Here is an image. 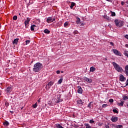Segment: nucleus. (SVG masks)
<instances>
[{"label": "nucleus", "mask_w": 128, "mask_h": 128, "mask_svg": "<svg viewBox=\"0 0 128 128\" xmlns=\"http://www.w3.org/2000/svg\"><path fill=\"white\" fill-rule=\"evenodd\" d=\"M126 48H128V44H126Z\"/></svg>", "instance_id": "nucleus-50"}, {"label": "nucleus", "mask_w": 128, "mask_h": 128, "mask_svg": "<svg viewBox=\"0 0 128 128\" xmlns=\"http://www.w3.org/2000/svg\"><path fill=\"white\" fill-rule=\"evenodd\" d=\"M78 32L76 31V30H75V31L74 32V34H78Z\"/></svg>", "instance_id": "nucleus-42"}, {"label": "nucleus", "mask_w": 128, "mask_h": 128, "mask_svg": "<svg viewBox=\"0 0 128 128\" xmlns=\"http://www.w3.org/2000/svg\"><path fill=\"white\" fill-rule=\"evenodd\" d=\"M36 28V26L34 24H32L30 26V30L32 32L34 30V29Z\"/></svg>", "instance_id": "nucleus-16"}, {"label": "nucleus", "mask_w": 128, "mask_h": 128, "mask_svg": "<svg viewBox=\"0 0 128 128\" xmlns=\"http://www.w3.org/2000/svg\"><path fill=\"white\" fill-rule=\"evenodd\" d=\"M124 74H126L127 76H128V65H126L125 66V70Z\"/></svg>", "instance_id": "nucleus-13"}, {"label": "nucleus", "mask_w": 128, "mask_h": 128, "mask_svg": "<svg viewBox=\"0 0 128 128\" xmlns=\"http://www.w3.org/2000/svg\"><path fill=\"white\" fill-rule=\"evenodd\" d=\"M105 128H110V126H108V125L106 124H105Z\"/></svg>", "instance_id": "nucleus-43"}, {"label": "nucleus", "mask_w": 128, "mask_h": 128, "mask_svg": "<svg viewBox=\"0 0 128 128\" xmlns=\"http://www.w3.org/2000/svg\"><path fill=\"white\" fill-rule=\"evenodd\" d=\"M116 128H122V125H118V126H116Z\"/></svg>", "instance_id": "nucleus-39"}, {"label": "nucleus", "mask_w": 128, "mask_h": 128, "mask_svg": "<svg viewBox=\"0 0 128 128\" xmlns=\"http://www.w3.org/2000/svg\"><path fill=\"white\" fill-rule=\"evenodd\" d=\"M62 102V100L60 98H58V102H56V104Z\"/></svg>", "instance_id": "nucleus-29"}, {"label": "nucleus", "mask_w": 128, "mask_h": 128, "mask_svg": "<svg viewBox=\"0 0 128 128\" xmlns=\"http://www.w3.org/2000/svg\"><path fill=\"white\" fill-rule=\"evenodd\" d=\"M75 5H76V3L73 2H72L71 5L70 6V8H72Z\"/></svg>", "instance_id": "nucleus-23"}, {"label": "nucleus", "mask_w": 128, "mask_h": 128, "mask_svg": "<svg viewBox=\"0 0 128 128\" xmlns=\"http://www.w3.org/2000/svg\"><path fill=\"white\" fill-rule=\"evenodd\" d=\"M36 106H38V104H36V103L33 104V106H32V107L34 108H36Z\"/></svg>", "instance_id": "nucleus-32"}, {"label": "nucleus", "mask_w": 128, "mask_h": 128, "mask_svg": "<svg viewBox=\"0 0 128 128\" xmlns=\"http://www.w3.org/2000/svg\"><path fill=\"white\" fill-rule=\"evenodd\" d=\"M54 20H56V18H52V17H48L46 19V22L48 24H50L51 22H54Z\"/></svg>", "instance_id": "nucleus-4"}, {"label": "nucleus", "mask_w": 128, "mask_h": 128, "mask_svg": "<svg viewBox=\"0 0 128 128\" xmlns=\"http://www.w3.org/2000/svg\"><path fill=\"white\" fill-rule=\"evenodd\" d=\"M78 94H82V87H80V86H78Z\"/></svg>", "instance_id": "nucleus-12"}, {"label": "nucleus", "mask_w": 128, "mask_h": 128, "mask_svg": "<svg viewBox=\"0 0 128 128\" xmlns=\"http://www.w3.org/2000/svg\"><path fill=\"white\" fill-rule=\"evenodd\" d=\"M40 99H39L38 100V102H40Z\"/></svg>", "instance_id": "nucleus-51"}, {"label": "nucleus", "mask_w": 128, "mask_h": 128, "mask_svg": "<svg viewBox=\"0 0 128 128\" xmlns=\"http://www.w3.org/2000/svg\"><path fill=\"white\" fill-rule=\"evenodd\" d=\"M107 2H110V0H106Z\"/></svg>", "instance_id": "nucleus-53"}, {"label": "nucleus", "mask_w": 128, "mask_h": 128, "mask_svg": "<svg viewBox=\"0 0 128 128\" xmlns=\"http://www.w3.org/2000/svg\"><path fill=\"white\" fill-rule=\"evenodd\" d=\"M84 126H86V128H92V126L88 124H86Z\"/></svg>", "instance_id": "nucleus-24"}, {"label": "nucleus", "mask_w": 128, "mask_h": 128, "mask_svg": "<svg viewBox=\"0 0 128 128\" xmlns=\"http://www.w3.org/2000/svg\"><path fill=\"white\" fill-rule=\"evenodd\" d=\"M124 38H126L127 40H128V35L126 34Z\"/></svg>", "instance_id": "nucleus-48"}, {"label": "nucleus", "mask_w": 128, "mask_h": 128, "mask_svg": "<svg viewBox=\"0 0 128 128\" xmlns=\"http://www.w3.org/2000/svg\"><path fill=\"white\" fill-rule=\"evenodd\" d=\"M10 112H11L12 114H14V112L12 111H10Z\"/></svg>", "instance_id": "nucleus-52"}, {"label": "nucleus", "mask_w": 128, "mask_h": 128, "mask_svg": "<svg viewBox=\"0 0 128 128\" xmlns=\"http://www.w3.org/2000/svg\"><path fill=\"white\" fill-rule=\"evenodd\" d=\"M126 80V78H124V75H121L120 76V82H125Z\"/></svg>", "instance_id": "nucleus-10"}, {"label": "nucleus", "mask_w": 128, "mask_h": 128, "mask_svg": "<svg viewBox=\"0 0 128 128\" xmlns=\"http://www.w3.org/2000/svg\"><path fill=\"white\" fill-rule=\"evenodd\" d=\"M112 64L114 66L116 70V72H124V69H122V68L118 64L116 63V62H112Z\"/></svg>", "instance_id": "nucleus-2"}, {"label": "nucleus", "mask_w": 128, "mask_h": 128, "mask_svg": "<svg viewBox=\"0 0 128 128\" xmlns=\"http://www.w3.org/2000/svg\"><path fill=\"white\" fill-rule=\"evenodd\" d=\"M110 44L111 46H114V43L112 42H110Z\"/></svg>", "instance_id": "nucleus-45"}, {"label": "nucleus", "mask_w": 128, "mask_h": 128, "mask_svg": "<svg viewBox=\"0 0 128 128\" xmlns=\"http://www.w3.org/2000/svg\"><path fill=\"white\" fill-rule=\"evenodd\" d=\"M62 80H63L62 78H60V79L58 80V84H62Z\"/></svg>", "instance_id": "nucleus-26"}, {"label": "nucleus", "mask_w": 128, "mask_h": 128, "mask_svg": "<svg viewBox=\"0 0 128 128\" xmlns=\"http://www.w3.org/2000/svg\"><path fill=\"white\" fill-rule=\"evenodd\" d=\"M122 98H123L124 100H128V96L126 95L123 96Z\"/></svg>", "instance_id": "nucleus-21"}, {"label": "nucleus", "mask_w": 128, "mask_h": 128, "mask_svg": "<svg viewBox=\"0 0 128 128\" xmlns=\"http://www.w3.org/2000/svg\"><path fill=\"white\" fill-rule=\"evenodd\" d=\"M30 21V18H27V20H25L24 24L25 26H27V24H28V23Z\"/></svg>", "instance_id": "nucleus-15"}, {"label": "nucleus", "mask_w": 128, "mask_h": 128, "mask_svg": "<svg viewBox=\"0 0 128 128\" xmlns=\"http://www.w3.org/2000/svg\"><path fill=\"white\" fill-rule=\"evenodd\" d=\"M111 14H112V16H116V12H110Z\"/></svg>", "instance_id": "nucleus-28"}, {"label": "nucleus", "mask_w": 128, "mask_h": 128, "mask_svg": "<svg viewBox=\"0 0 128 128\" xmlns=\"http://www.w3.org/2000/svg\"><path fill=\"white\" fill-rule=\"evenodd\" d=\"M42 64L37 62L34 64L33 71L35 72H40L42 69Z\"/></svg>", "instance_id": "nucleus-1"}, {"label": "nucleus", "mask_w": 128, "mask_h": 128, "mask_svg": "<svg viewBox=\"0 0 128 128\" xmlns=\"http://www.w3.org/2000/svg\"><path fill=\"white\" fill-rule=\"evenodd\" d=\"M77 104H80V106H82L84 105V102L82 100H79L77 101Z\"/></svg>", "instance_id": "nucleus-14"}, {"label": "nucleus", "mask_w": 128, "mask_h": 128, "mask_svg": "<svg viewBox=\"0 0 128 128\" xmlns=\"http://www.w3.org/2000/svg\"><path fill=\"white\" fill-rule=\"evenodd\" d=\"M36 22H37L38 24H40V20H37Z\"/></svg>", "instance_id": "nucleus-44"}, {"label": "nucleus", "mask_w": 128, "mask_h": 128, "mask_svg": "<svg viewBox=\"0 0 128 128\" xmlns=\"http://www.w3.org/2000/svg\"><path fill=\"white\" fill-rule=\"evenodd\" d=\"M44 34H50V30H48V29H45L44 30Z\"/></svg>", "instance_id": "nucleus-20"}, {"label": "nucleus", "mask_w": 128, "mask_h": 128, "mask_svg": "<svg viewBox=\"0 0 128 128\" xmlns=\"http://www.w3.org/2000/svg\"><path fill=\"white\" fill-rule=\"evenodd\" d=\"M3 124L4 126H10V122H8V121H6L4 122Z\"/></svg>", "instance_id": "nucleus-19"}, {"label": "nucleus", "mask_w": 128, "mask_h": 128, "mask_svg": "<svg viewBox=\"0 0 128 128\" xmlns=\"http://www.w3.org/2000/svg\"><path fill=\"white\" fill-rule=\"evenodd\" d=\"M62 72H62H64L62 71V72Z\"/></svg>", "instance_id": "nucleus-55"}, {"label": "nucleus", "mask_w": 128, "mask_h": 128, "mask_svg": "<svg viewBox=\"0 0 128 128\" xmlns=\"http://www.w3.org/2000/svg\"><path fill=\"white\" fill-rule=\"evenodd\" d=\"M118 117L112 116L111 118V120L113 122H118Z\"/></svg>", "instance_id": "nucleus-8"}, {"label": "nucleus", "mask_w": 128, "mask_h": 128, "mask_svg": "<svg viewBox=\"0 0 128 128\" xmlns=\"http://www.w3.org/2000/svg\"><path fill=\"white\" fill-rule=\"evenodd\" d=\"M54 84V82H48V84L46 86V88L47 90H50L52 86V85Z\"/></svg>", "instance_id": "nucleus-6"}, {"label": "nucleus", "mask_w": 128, "mask_h": 128, "mask_svg": "<svg viewBox=\"0 0 128 128\" xmlns=\"http://www.w3.org/2000/svg\"><path fill=\"white\" fill-rule=\"evenodd\" d=\"M94 70H96V68H94V66H92L90 68V72H94Z\"/></svg>", "instance_id": "nucleus-18"}, {"label": "nucleus", "mask_w": 128, "mask_h": 128, "mask_svg": "<svg viewBox=\"0 0 128 128\" xmlns=\"http://www.w3.org/2000/svg\"><path fill=\"white\" fill-rule=\"evenodd\" d=\"M126 4H128V1L126 2Z\"/></svg>", "instance_id": "nucleus-54"}, {"label": "nucleus", "mask_w": 128, "mask_h": 128, "mask_svg": "<svg viewBox=\"0 0 128 128\" xmlns=\"http://www.w3.org/2000/svg\"><path fill=\"white\" fill-rule=\"evenodd\" d=\"M13 20H18V16H14V17H13Z\"/></svg>", "instance_id": "nucleus-30"}, {"label": "nucleus", "mask_w": 128, "mask_h": 128, "mask_svg": "<svg viewBox=\"0 0 128 128\" xmlns=\"http://www.w3.org/2000/svg\"><path fill=\"white\" fill-rule=\"evenodd\" d=\"M20 14H19V15L20 16Z\"/></svg>", "instance_id": "nucleus-56"}, {"label": "nucleus", "mask_w": 128, "mask_h": 128, "mask_svg": "<svg viewBox=\"0 0 128 128\" xmlns=\"http://www.w3.org/2000/svg\"><path fill=\"white\" fill-rule=\"evenodd\" d=\"M84 80H86V82H89V84L92 82V79L88 78L86 77L84 78Z\"/></svg>", "instance_id": "nucleus-9"}, {"label": "nucleus", "mask_w": 128, "mask_h": 128, "mask_svg": "<svg viewBox=\"0 0 128 128\" xmlns=\"http://www.w3.org/2000/svg\"><path fill=\"white\" fill-rule=\"evenodd\" d=\"M77 24H80V18H77V20L76 22Z\"/></svg>", "instance_id": "nucleus-25"}, {"label": "nucleus", "mask_w": 128, "mask_h": 128, "mask_svg": "<svg viewBox=\"0 0 128 128\" xmlns=\"http://www.w3.org/2000/svg\"><path fill=\"white\" fill-rule=\"evenodd\" d=\"M92 104V102H90V103H89L88 105V108H92L90 107V104Z\"/></svg>", "instance_id": "nucleus-37"}, {"label": "nucleus", "mask_w": 128, "mask_h": 128, "mask_svg": "<svg viewBox=\"0 0 128 128\" xmlns=\"http://www.w3.org/2000/svg\"><path fill=\"white\" fill-rule=\"evenodd\" d=\"M115 24L116 26L122 28V26H124V22L119 20H115Z\"/></svg>", "instance_id": "nucleus-3"}, {"label": "nucleus", "mask_w": 128, "mask_h": 128, "mask_svg": "<svg viewBox=\"0 0 128 128\" xmlns=\"http://www.w3.org/2000/svg\"><path fill=\"white\" fill-rule=\"evenodd\" d=\"M128 86V79L126 81V86Z\"/></svg>", "instance_id": "nucleus-49"}, {"label": "nucleus", "mask_w": 128, "mask_h": 128, "mask_svg": "<svg viewBox=\"0 0 128 128\" xmlns=\"http://www.w3.org/2000/svg\"><path fill=\"white\" fill-rule=\"evenodd\" d=\"M30 40H26V44H30Z\"/></svg>", "instance_id": "nucleus-35"}, {"label": "nucleus", "mask_w": 128, "mask_h": 128, "mask_svg": "<svg viewBox=\"0 0 128 128\" xmlns=\"http://www.w3.org/2000/svg\"><path fill=\"white\" fill-rule=\"evenodd\" d=\"M112 52L116 56H122V53L118 50L113 49Z\"/></svg>", "instance_id": "nucleus-5"}, {"label": "nucleus", "mask_w": 128, "mask_h": 128, "mask_svg": "<svg viewBox=\"0 0 128 128\" xmlns=\"http://www.w3.org/2000/svg\"><path fill=\"white\" fill-rule=\"evenodd\" d=\"M109 102H114V99H112V98L110 99L109 100Z\"/></svg>", "instance_id": "nucleus-40"}, {"label": "nucleus", "mask_w": 128, "mask_h": 128, "mask_svg": "<svg viewBox=\"0 0 128 128\" xmlns=\"http://www.w3.org/2000/svg\"><path fill=\"white\" fill-rule=\"evenodd\" d=\"M56 126L57 128H64V127H62V126H60V124L56 125Z\"/></svg>", "instance_id": "nucleus-27"}, {"label": "nucleus", "mask_w": 128, "mask_h": 128, "mask_svg": "<svg viewBox=\"0 0 128 128\" xmlns=\"http://www.w3.org/2000/svg\"><path fill=\"white\" fill-rule=\"evenodd\" d=\"M12 86L8 87L6 90V92L7 94H10V92H12Z\"/></svg>", "instance_id": "nucleus-7"}, {"label": "nucleus", "mask_w": 128, "mask_h": 128, "mask_svg": "<svg viewBox=\"0 0 128 128\" xmlns=\"http://www.w3.org/2000/svg\"><path fill=\"white\" fill-rule=\"evenodd\" d=\"M78 24H79V26H84V23H82V22H80Z\"/></svg>", "instance_id": "nucleus-31"}, {"label": "nucleus", "mask_w": 128, "mask_h": 128, "mask_svg": "<svg viewBox=\"0 0 128 128\" xmlns=\"http://www.w3.org/2000/svg\"><path fill=\"white\" fill-rule=\"evenodd\" d=\"M56 74H60V70H57V71H56Z\"/></svg>", "instance_id": "nucleus-46"}, {"label": "nucleus", "mask_w": 128, "mask_h": 128, "mask_svg": "<svg viewBox=\"0 0 128 128\" xmlns=\"http://www.w3.org/2000/svg\"><path fill=\"white\" fill-rule=\"evenodd\" d=\"M127 26L128 27V25H127Z\"/></svg>", "instance_id": "nucleus-57"}, {"label": "nucleus", "mask_w": 128, "mask_h": 128, "mask_svg": "<svg viewBox=\"0 0 128 128\" xmlns=\"http://www.w3.org/2000/svg\"><path fill=\"white\" fill-rule=\"evenodd\" d=\"M120 103H118V106H124V101L122 100H120Z\"/></svg>", "instance_id": "nucleus-11"}, {"label": "nucleus", "mask_w": 128, "mask_h": 128, "mask_svg": "<svg viewBox=\"0 0 128 128\" xmlns=\"http://www.w3.org/2000/svg\"><path fill=\"white\" fill-rule=\"evenodd\" d=\"M106 106H108V104H104L102 105V108H106Z\"/></svg>", "instance_id": "nucleus-41"}, {"label": "nucleus", "mask_w": 128, "mask_h": 128, "mask_svg": "<svg viewBox=\"0 0 128 128\" xmlns=\"http://www.w3.org/2000/svg\"><path fill=\"white\" fill-rule=\"evenodd\" d=\"M94 120H90V124H94Z\"/></svg>", "instance_id": "nucleus-38"}, {"label": "nucleus", "mask_w": 128, "mask_h": 128, "mask_svg": "<svg viewBox=\"0 0 128 128\" xmlns=\"http://www.w3.org/2000/svg\"><path fill=\"white\" fill-rule=\"evenodd\" d=\"M68 26V22H66L64 24V26L66 28V26Z\"/></svg>", "instance_id": "nucleus-34"}, {"label": "nucleus", "mask_w": 128, "mask_h": 128, "mask_svg": "<svg viewBox=\"0 0 128 128\" xmlns=\"http://www.w3.org/2000/svg\"><path fill=\"white\" fill-rule=\"evenodd\" d=\"M5 106L8 108L10 106V104L8 102H5Z\"/></svg>", "instance_id": "nucleus-36"}, {"label": "nucleus", "mask_w": 128, "mask_h": 128, "mask_svg": "<svg viewBox=\"0 0 128 128\" xmlns=\"http://www.w3.org/2000/svg\"><path fill=\"white\" fill-rule=\"evenodd\" d=\"M112 110L116 114H118V110H116V109H114Z\"/></svg>", "instance_id": "nucleus-33"}, {"label": "nucleus", "mask_w": 128, "mask_h": 128, "mask_svg": "<svg viewBox=\"0 0 128 128\" xmlns=\"http://www.w3.org/2000/svg\"><path fill=\"white\" fill-rule=\"evenodd\" d=\"M18 38H16L12 42V44H18Z\"/></svg>", "instance_id": "nucleus-17"}, {"label": "nucleus", "mask_w": 128, "mask_h": 128, "mask_svg": "<svg viewBox=\"0 0 128 128\" xmlns=\"http://www.w3.org/2000/svg\"><path fill=\"white\" fill-rule=\"evenodd\" d=\"M121 4H122V6H124V2L123 1H122V2H121Z\"/></svg>", "instance_id": "nucleus-47"}, {"label": "nucleus", "mask_w": 128, "mask_h": 128, "mask_svg": "<svg viewBox=\"0 0 128 128\" xmlns=\"http://www.w3.org/2000/svg\"><path fill=\"white\" fill-rule=\"evenodd\" d=\"M104 18L106 19V20H110V17L108 16H104Z\"/></svg>", "instance_id": "nucleus-22"}]
</instances>
